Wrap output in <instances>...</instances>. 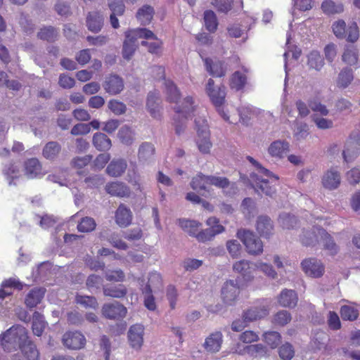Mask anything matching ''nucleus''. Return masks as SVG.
<instances>
[{
    "mask_svg": "<svg viewBox=\"0 0 360 360\" xmlns=\"http://www.w3.org/2000/svg\"><path fill=\"white\" fill-rule=\"evenodd\" d=\"M206 92L223 119L229 123H233V122L231 120L230 117L226 114L224 108L226 95V87L221 85L215 88L214 81L212 79H209L206 86Z\"/></svg>",
    "mask_w": 360,
    "mask_h": 360,
    "instance_id": "obj_1",
    "label": "nucleus"
},
{
    "mask_svg": "<svg viewBox=\"0 0 360 360\" xmlns=\"http://www.w3.org/2000/svg\"><path fill=\"white\" fill-rule=\"evenodd\" d=\"M174 110L176 112L174 118L175 131L177 135H180L185 129L186 120L192 116L195 110L193 98L191 96L185 98L181 105L176 106Z\"/></svg>",
    "mask_w": 360,
    "mask_h": 360,
    "instance_id": "obj_2",
    "label": "nucleus"
},
{
    "mask_svg": "<svg viewBox=\"0 0 360 360\" xmlns=\"http://www.w3.org/2000/svg\"><path fill=\"white\" fill-rule=\"evenodd\" d=\"M195 129L198 138L196 144L198 150L203 154H208L212 146L210 141V131L209 126L205 119L199 118L195 120Z\"/></svg>",
    "mask_w": 360,
    "mask_h": 360,
    "instance_id": "obj_3",
    "label": "nucleus"
},
{
    "mask_svg": "<svg viewBox=\"0 0 360 360\" xmlns=\"http://www.w3.org/2000/svg\"><path fill=\"white\" fill-rule=\"evenodd\" d=\"M236 236L243 243L249 255H258L263 252L262 241L252 231L246 229H239Z\"/></svg>",
    "mask_w": 360,
    "mask_h": 360,
    "instance_id": "obj_4",
    "label": "nucleus"
},
{
    "mask_svg": "<svg viewBox=\"0 0 360 360\" xmlns=\"http://www.w3.org/2000/svg\"><path fill=\"white\" fill-rule=\"evenodd\" d=\"M332 29L334 34L338 39H346L349 42H355L359 37V28L356 22H352L348 28L343 20H338L333 22Z\"/></svg>",
    "mask_w": 360,
    "mask_h": 360,
    "instance_id": "obj_5",
    "label": "nucleus"
},
{
    "mask_svg": "<svg viewBox=\"0 0 360 360\" xmlns=\"http://www.w3.org/2000/svg\"><path fill=\"white\" fill-rule=\"evenodd\" d=\"M102 315L107 319L120 320L127 314V309L122 304L115 302L104 304L101 309Z\"/></svg>",
    "mask_w": 360,
    "mask_h": 360,
    "instance_id": "obj_6",
    "label": "nucleus"
},
{
    "mask_svg": "<svg viewBox=\"0 0 360 360\" xmlns=\"http://www.w3.org/2000/svg\"><path fill=\"white\" fill-rule=\"evenodd\" d=\"M269 313L267 305L262 302H257L248 308L243 314V318L248 322L255 321L266 317Z\"/></svg>",
    "mask_w": 360,
    "mask_h": 360,
    "instance_id": "obj_7",
    "label": "nucleus"
},
{
    "mask_svg": "<svg viewBox=\"0 0 360 360\" xmlns=\"http://www.w3.org/2000/svg\"><path fill=\"white\" fill-rule=\"evenodd\" d=\"M240 294V288L233 280H229L224 283L221 288V298L224 302L232 305L238 299Z\"/></svg>",
    "mask_w": 360,
    "mask_h": 360,
    "instance_id": "obj_8",
    "label": "nucleus"
},
{
    "mask_svg": "<svg viewBox=\"0 0 360 360\" xmlns=\"http://www.w3.org/2000/svg\"><path fill=\"white\" fill-rule=\"evenodd\" d=\"M301 266L304 272L313 278H320L324 274L325 268L323 264L316 258L304 259L301 263Z\"/></svg>",
    "mask_w": 360,
    "mask_h": 360,
    "instance_id": "obj_9",
    "label": "nucleus"
},
{
    "mask_svg": "<svg viewBox=\"0 0 360 360\" xmlns=\"http://www.w3.org/2000/svg\"><path fill=\"white\" fill-rule=\"evenodd\" d=\"M256 267L257 264L252 263L245 259L238 261L233 265V271L240 274L246 281H250L253 279L254 274L256 272Z\"/></svg>",
    "mask_w": 360,
    "mask_h": 360,
    "instance_id": "obj_10",
    "label": "nucleus"
},
{
    "mask_svg": "<svg viewBox=\"0 0 360 360\" xmlns=\"http://www.w3.org/2000/svg\"><path fill=\"white\" fill-rule=\"evenodd\" d=\"M248 342L243 341L238 344L236 352L240 354H248L254 356H262L266 352V347L262 344L247 345Z\"/></svg>",
    "mask_w": 360,
    "mask_h": 360,
    "instance_id": "obj_11",
    "label": "nucleus"
},
{
    "mask_svg": "<svg viewBox=\"0 0 360 360\" xmlns=\"http://www.w3.org/2000/svg\"><path fill=\"white\" fill-rule=\"evenodd\" d=\"M108 7L112 11L110 16V21L112 27L115 29L119 27V20L116 15H122L125 11V6L122 0H108Z\"/></svg>",
    "mask_w": 360,
    "mask_h": 360,
    "instance_id": "obj_12",
    "label": "nucleus"
},
{
    "mask_svg": "<svg viewBox=\"0 0 360 360\" xmlns=\"http://www.w3.org/2000/svg\"><path fill=\"white\" fill-rule=\"evenodd\" d=\"M103 88L107 93L111 95L117 94L124 89L123 79L116 75H110L105 79Z\"/></svg>",
    "mask_w": 360,
    "mask_h": 360,
    "instance_id": "obj_13",
    "label": "nucleus"
},
{
    "mask_svg": "<svg viewBox=\"0 0 360 360\" xmlns=\"http://www.w3.org/2000/svg\"><path fill=\"white\" fill-rule=\"evenodd\" d=\"M25 174L30 179L37 178L43 174L42 165L37 158L26 160L23 164Z\"/></svg>",
    "mask_w": 360,
    "mask_h": 360,
    "instance_id": "obj_14",
    "label": "nucleus"
},
{
    "mask_svg": "<svg viewBox=\"0 0 360 360\" xmlns=\"http://www.w3.org/2000/svg\"><path fill=\"white\" fill-rule=\"evenodd\" d=\"M19 349L28 360H37L39 351L31 339H18Z\"/></svg>",
    "mask_w": 360,
    "mask_h": 360,
    "instance_id": "obj_15",
    "label": "nucleus"
},
{
    "mask_svg": "<svg viewBox=\"0 0 360 360\" xmlns=\"http://www.w3.org/2000/svg\"><path fill=\"white\" fill-rule=\"evenodd\" d=\"M254 181L253 187L258 193H264L266 195L272 196L276 193L274 185H270L269 179H264L257 175L252 177Z\"/></svg>",
    "mask_w": 360,
    "mask_h": 360,
    "instance_id": "obj_16",
    "label": "nucleus"
},
{
    "mask_svg": "<svg viewBox=\"0 0 360 360\" xmlns=\"http://www.w3.org/2000/svg\"><path fill=\"white\" fill-rule=\"evenodd\" d=\"M242 69L243 72L236 71L230 77L229 86L231 89L240 91L245 86L248 81L246 74L248 72V70L244 66L242 67Z\"/></svg>",
    "mask_w": 360,
    "mask_h": 360,
    "instance_id": "obj_17",
    "label": "nucleus"
},
{
    "mask_svg": "<svg viewBox=\"0 0 360 360\" xmlns=\"http://www.w3.org/2000/svg\"><path fill=\"white\" fill-rule=\"evenodd\" d=\"M322 184L329 190L337 188L340 184V174L335 168L328 169L322 177Z\"/></svg>",
    "mask_w": 360,
    "mask_h": 360,
    "instance_id": "obj_18",
    "label": "nucleus"
},
{
    "mask_svg": "<svg viewBox=\"0 0 360 360\" xmlns=\"http://www.w3.org/2000/svg\"><path fill=\"white\" fill-rule=\"evenodd\" d=\"M256 230L261 236L266 238H269L274 232L272 221L267 216H259L257 220Z\"/></svg>",
    "mask_w": 360,
    "mask_h": 360,
    "instance_id": "obj_19",
    "label": "nucleus"
},
{
    "mask_svg": "<svg viewBox=\"0 0 360 360\" xmlns=\"http://www.w3.org/2000/svg\"><path fill=\"white\" fill-rule=\"evenodd\" d=\"M115 221L120 227H127L132 220V213L129 208L120 204L115 212Z\"/></svg>",
    "mask_w": 360,
    "mask_h": 360,
    "instance_id": "obj_20",
    "label": "nucleus"
},
{
    "mask_svg": "<svg viewBox=\"0 0 360 360\" xmlns=\"http://www.w3.org/2000/svg\"><path fill=\"white\" fill-rule=\"evenodd\" d=\"M298 297L293 290L284 289L278 297V302L281 307L292 308L297 305Z\"/></svg>",
    "mask_w": 360,
    "mask_h": 360,
    "instance_id": "obj_21",
    "label": "nucleus"
},
{
    "mask_svg": "<svg viewBox=\"0 0 360 360\" xmlns=\"http://www.w3.org/2000/svg\"><path fill=\"white\" fill-rule=\"evenodd\" d=\"M206 70L213 77H222L226 73V68L222 61H217L213 63L212 60L210 58L204 59Z\"/></svg>",
    "mask_w": 360,
    "mask_h": 360,
    "instance_id": "obj_22",
    "label": "nucleus"
},
{
    "mask_svg": "<svg viewBox=\"0 0 360 360\" xmlns=\"http://www.w3.org/2000/svg\"><path fill=\"white\" fill-rule=\"evenodd\" d=\"M103 25V15L98 11H92L88 13L86 17V26L92 32L97 33L101 31Z\"/></svg>",
    "mask_w": 360,
    "mask_h": 360,
    "instance_id": "obj_23",
    "label": "nucleus"
},
{
    "mask_svg": "<svg viewBox=\"0 0 360 360\" xmlns=\"http://www.w3.org/2000/svg\"><path fill=\"white\" fill-rule=\"evenodd\" d=\"M105 190L110 195L120 198L127 197L130 194L129 187L122 182L109 183L105 186Z\"/></svg>",
    "mask_w": 360,
    "mask_h": 360,
    "instance_id": "obj_24",
    "label": "nucleus"
},
{
    "mask_svg": "<svg viewBox=\"0 0 360 360\" xmlns=\"http://www.w3.org/2000/svg\"><path fill=\"white\" fill-rule=\"evenodd\" d=\"M190 185L193 190L198 192L209 193L210 191L207 189V187L210 186L209 175H205L201 172L198 173L193 177Z\"/></svg>",
    "mask_w": 360,
    "mask_h": 360,
    "instance_id": "obj_25",
    "label": "nucleus"
},
{
    "mask_svg": "<svg viewBox=\"0 0 360 360\" xmlns=\"http://www.w3.org/2000/svg\"><path fill=\"white\" fill-rule=\"evenodd\" d=\"M136 39L131 33L127 30L125 32V40L123 43L122 56L123 58L129 60L134 55V53L137 47L136 45Z\"/></svg>",
    "mask_w": 360,
    "mask_h": 360,
    "instance_id": "obj_26",
    "label": "nucleus"
},
{
    "mask_svg": "<svg viewBox=\"0 0 360 360\" xmlns=\"http://www.w3.org/2000/svg\"><path fill=\"white\" fill-rule=\"evenodd\" d=\"M318 232L323 240L324 249L328 250L330 255H335L338 252L339 248L333 237L322 228L319 229Z\"/></svg>",
    "mask_w": 360,
    "mask_h": 360,
    "instance_id": "obj_27",
    "label": "nucleus"
},
{
    "mask_svg": "<svg viewBox=\"0 0 360 360\" xmlns=\"http://www.w3.org/2000/svg\"><path fill=\"white\" fill-rule=\"evenodd\" d=\"M225 230L223 226H217L199 231L195 236L198 242L205 243L212 240L217 234L221 233Z\"/></svg>",
    "mask_w": 360,
    "mask_h": 360,
    "instance_id": "obj_28",
    "label": "nucleus"
},
{
    "mask_svg": "<svg viewBox=\"0 0 360 360\" xmlns=\"http://www.w3.org/2000/svg\"><path fill=\"white\" fill-rule=\"evenodd\" d=\"M154 14L155 11L151 6L143 5L137 11L136 18L141 25H147L151 22Z\"/></svg>",
    "mask_w": 360,
    "mask_h": 360,
    "instance_id": "obj_29",
    "label": "nucleus"
},
{
    "mask_svg": "<svg viewBox=\"0 0 360 360\" xmlns=\"http://www.w3.org/2000/svg\"><path fill=\"white\" fill-rule=\"evenodd\" d=\"M44 296V290L41 288H33L27 295L25 303L27 307L32 309L39 304Z\"/></svg>",
    "mask_w": 360,
    "mask_h": 360,
    "instance_id": "obj_30",
    "label": "nucleus"
},
{
    "mask_svg": "<svg viewBox=\"0 0 360 360\" xmlns=\"http://www.w3.org/2000/svg\"><path fill=\"white\" fill-rule=\"evenodd\" d=\"M61 152V146L57 141L48 142L42 150V155L44 158L53 160Z\"/></svg>",
    "mask_w": 360,
    "mask_h": 360,
    "instance_id": "obj_31",
    "label": "nucleus"
},
{
    "mask_svg": "<svg viewBox=\"0 0 360 360\" xmlns=\"http://www.w3.org/2000/svg\"><path fill=\"white\" fill-rule=\"evenodd\" d=\"M321 10L324 14L330 16L342 13L344 11V6L333 0H324L321 4Z\"/></svg>",
    "mask_w": 360,
    "mask_h": 360,
    "instance_id": "obj_32",
    "label": "nucleus"
},
{
    "mask_svg": "<svg viewBox=\"0 0 360 360\" xmlns=\"http://www.w3.org/2000/svg\"><path fill=\"white\" fill-rule=\"evenodd\" d=\"M103 291L105 296L114 298H122L127 294V288L123 284L103 286Z\"/></svg>",
    "mask_w": 360,
    "mask_h": 360,
    "instance_id": "obj_33",
    "label": "nucleus"
},
{
    "mask_svg": "<svg viewBox=\"0 0 360 360\" xmlns=\"http://www.w3.org/2000/svg\"><path fill=\"white\" fill-rule=\"evenodd\" d=\"M93 144L100 151L108 150L112 146L110 138L106 134L101 132H97L94 135Z\"/></svg>",
    "mask_w": 360,
    "mask_h": 360,
    "instance_id": "obj_34",
    "label": "nucleus"
},
{
    "mask_svg": "<svg viewBox=\"0 0 360 360\" xmlns=\"http://www.w3.org/2000/svg\"><path fill=\"white\" fill-rule=\"evenodd\" d=\"M127 166L124 160H114L107 167L106 172L111 176H120L125 172Z\"/></svg>",
    "mask_w": 360,
    "mask_h": 360,
    "instance_id": "obj_35",
    "label": "nucleus"
},
{
    "mask_svg": "<svg viewBox=\"0 0 360 360\" xmlns=\"http://www.w3.org/2000/svg\"><path fill=\"white\" fill-rule=\"evenodd\" d=\"M268 150L271 156L282 158L289 151V144L286 141H276L270 145Z\"/></svg>",
    "mask_w": 360,
    "mask_h": 360,
    "instance_id": "obj_36",
    "label": "nucleus"
},
{
    "mask_svg": "<svg viewBox=\"0 0 360 360\" xmlns=\"http://www.w3.org/2000/svg\"><path fill=\"white\" fill-rule=\"evenodd\" d=\"M354 75L353 71L349 68H342L337 78V86L341 89L347 88L353 81Z\"/></svg>",
    "mask_w": 360,
    "mask_h": 360,
    "instance_id": "obj_37",
    "label": "nucleus"
},
{
    "mask_svg": "<svg viewBox=\"0 0 360 360\" xmlns=\"http://www.w3.org/2000/svg\"><path fill=\"white\" fill-rule=\"evenodd\" d=\"M205 29L211 33H214L219 25L215 13L212 10H206L203 14Z\"/></svg>",
    "mask_w": 360,
    "mask_h": 360,
    "instance_id": "obj_38",
    "label": "nucleus"
},
{
    "mask_svg": "<svg viewBox=\"0 0 360 360\" xmlns=\"http://www.w3.org/2000/svg\"><path fill=\"white\" fill-rule=\"evenodd\" d=\"M0 338H28V331L23 326L15 324L0 334Z\"/></svg>",
    "mask_w": 360,
    "mask_h": 360,
    "instance_id": "obj_39",
    "label": "nucleus"
},
{
    "mask_svg": "<svg viewBox=\"0 0 360 360\" xmlns=\"http://www.w3.org/2000/svg\"><path fill=\"white\" fill-rule=\"evenodd\" d=\"M307 63L309 68L320 71L324 65V60L318 51L313 50L307 55Z\"/></svg>",
    "mask_w": 360,
    "mask_h": 360,
    "instance_id": "obj_40",
    "label": "nucleus"
},
{
    "mask_svg": "<svg viewBox=\"0 0 360 360\" xmlns=\"http://www.w3.org/2000/svg\"><path fill=\"white\" fill-rule=\"evenodd\" d=\"M46 326V323L44 321L43 315L38 311H35L33 314L32 324L33 334L37 337L41 336Z\"/></svg>",
    "mask_w": 360,
    "mask_h": 360,
    "instance_id": "obj_41",
    "label": "nucleus"
},
{
    "mask_svg": "<svg viewBox=\"0 0 360 360\" xmlns=\"http://www.w3.org/2000/svg\"><path fill=\"white\" fill-rule=\"evenodd\" d=\"M159 93L157 91L150 92L148 95L146 105L153 117L159 115Z\"/></svg>",
    "mask_w": 360,
    "mask_h": 360,
    "instance_id": "obj_42",
    "label": "nucleus"
},
{
    "mask_svg": "<svg viewBox=\"0 0 360 360\" xmlns=\"http://www.w3.org/2000/svg\"><path fill=\"white\" fill-rule=\"evenodd\" d=\"M179 226L190 236L195 238L201 226V224L194 220L179 219Z\"/></svg>",
    "mask_w": 360,
    "mask_h": 360,
    "instance_id": "obj_43",
    "label": "nucleus"
},
{
    "mask_svg": "<svg viewBox=\"0 0 360 360\" xmlns=\"http://www.w3.org/2000/svg\"><path fill=\"white\" fill-rule=\"evenodd\" d=\"M340 316L344 321H356L359 315V310L352 305H342L340 309Z\"/></svg>",
    "mask_w": 360,
    "mask_h": 360,
    "instance_id": "obj_44",
    "label": "nucleus"
},
{
    "mask_svg": "<svg viewBox=\"0 0 360 360\" xmlns=\"http://www.w3.org/2000/svg\"><path fill=\"white\" fill-rule=\"evenodd\" d=\"M167 99L170 103H177L180 99L181 94L172 81L165 80Z\"/></svg>",
    "mask_w": 360,
    "mask_h": 360,
    "instance_id": "obj_45",
    "label": "nucleus"
},
{
    "mask_svg": "<svg viewBox=\"0 0 360 360\" xmlns=\"http://www.w3.org/2000/svg\"><path fill=\"white\" fill-rule=\"evenodd\" d=\"M155 152V147L151 143H143L139 149L138 158L139 160L146 161L152 158Z\"/></svg>",
    "mask_w": 360,
    "mask_h": 360,
    "instance_id": "obj_46",
    "label": "nucleus"
},
{
    "mask_svg": "<svg viewBox=\"0 0 360 360\" xmlns=\"http://www.w3.org/2000/svg\"><path fill=\"white\" fill-rule=\"evenodd\" d=\"M342 59L344 63L349 65H356L358 62V51L353 46H347L342 56Z\"/></svg>",
    "mask_w": 360,
    "mask_h": 360,
    "instance_id": "obj_47",
    "label": "nucleus"
},
{
    "mask_svg": "<svg viewBox=\"0 0 360 360\" xmlns=\"http://www.w3.org/2000/svg\"><path fill=\"white\" fill-rule=\"evenodd\" d=\"M96 223L95 220L90 217H84L79 221L77 229L81 233H89L96 229Z\"/></svg>",
    "mask_w": 360,
    "mask_h": 360,
    "instance_id": "obj_48",
    "label": "nucleus"
},
{
    "mask_svg": "<svg viewBox=\"0 0 360 360\" xmlns=\"http://www.w3.org/2000/svg\"><path fill=\"white\" fill-rule=\"evenodd\" d=\"M211 5L218 13L227 14L233 7V0H212Z\"/></svg>",
    "mask_w": 360,
    "mask_h": 360,
    "instance_id": "obj_49",
    "label": "nucleus"
},
{
    "mask_svg": "<svg viewBox=\"0 0 360 360\" xmlns=\"http://www.w3.org/2000/svg\"><path fill=\"white\" fill-rule=\"evenodd\" d=\"M58 33L56 30L51 26L41 28L37 34L38 38L49 42L54 41L56 39Z\"/></svg>",
    "mask_w": 360,
    "mask_h": 360,
    "instance_id": "obj_50",
    "label": "nucleus"
},
{
    "mask_svg": "<svg viewBox=\"0 0 360 360\" xmlns=\"http://www.w3.org/2000/svg\"><path fill=\"white\" fill-rule=\"evenodd\" d=\"M162 285V279L160 274L157 272H152L149 274L148 281L143 290H148L153 288H160Z\"/></svg>",
    "mask_w": 360,
    "mask_h": 360,
    "instance_id": "obj_51",
    "label": "nucleus"
},
{
    "mask_svg": "<svg viewBox=\"0 0 360 360\" xmlns=\"http://www.w3.org/2000/svg\"><path fill=\"white\" fill-rule=\"evenodd\" d=\"M3 174L8 178L13 180L19 176L20 166L14 162H11L5 165Z\"/></svg>",
    "mask_w": 360,
    "mask_h": 360,
    "instance_id": "obj_52",
    "label": "nucleus"
},
{
    "mask_svg": "<svg viewBox=\"0 0 360 360\" xmlns=\"http://www.w3.org/2000/svg\"><path fill=\"white\" fill-rule=\"evenodd\" d=\"M247 159L255 167V168L258 170L259 173L266 176L268 179L271 180L274 179L275 181H277L278 180V176L274 174L269 169L263 167L262 165L259 164L257 161H256L253 158H252L251 156H248Z\"/></svg>",
    "mask_w": 360,
    "mask_h": 360,
    "instance_id": "obj_53",
    "label": "nucleus"
},
{
    "mask_svg": "<svg viewBox=\"0 0 360 360\" xmlns=\"http://www.w3.org/2000/svg\"><path fill=\"white\" fill-rule=\"evenodd\" d=\"M291 319V314L288 311L285 310H281L274 316L273 323L275 325L283 326L288 324Z\"/></svg>",
    "mask_w": 360,
    "mask_h": 360,
    "instance_id": "obj_54",
    "label": "nucleus"
},
{
    "mask_svg": "<svg viewBox=\"0 0 360 360\" xmlns=\"http://www.w3.org/2000/svg\"><path fill=\"white\" fill-rule=\"evenodd\" d=\"M129 31L131 33V34L135 37L136 40L138 39H157V37L154 34V33L146 28H137L133 30H129Z\"/></svg>",
    "mask_w": 360,
    "mask_h": 360,
    "instance_id": "obj_55",
    "label": "nucleus"
},
{
    "mask_svg": "<svg viewBox=\"0 0 360 360\" xmlns=\"http://www.w3.org/2000/svg\"><path fill=\"white\" fill-rule=\"evenodd\" d=\"M226 248L231 257L238 258L242 252V247L236 240H230L226 242Z\"/></svg>",
    "mask_w": 360,
    "mask_h": 360,
    "instance_id": "obj_56",
    "label": "nucleus"
},
{
    "mask_svg": "<svg viewBox=\"0 0 360 360\" xmlns=\"http://www.w3.org/2000/svg\"><path fill=\"white\" fill-rule=\"evenodd\" d=\"M279 221L283 229H293L297 224V219L290 214H282L279 216Z\"/></svg>",
    "mask_w": 360,
    "mask_h": 360,
    "instance_id": "obj_57",
    "label": "nucleus"
},
{
    "mask_svg": "<svg viewBox=\"0 0 360 360\" xmlns=\"http://www.w3.org/2000/svg\"><path fill=\"white\" fill-rule=\"evenodd\" d=\"M76 302L85 307L96 309L98 307V302L93 296L79 295L76 296Z\"/></svg>",
    "mask_w": 360,
    "mask_h": 360,
    "instance_id": "obj_58",
    "label": "nucleus"
},
{
    "mask_svg": "<svg viewBox=\"0 0 360 360\" xmlns=\"http://www.w3.org/2000/svg\"><path fill=\"white\" fill-rule=\"evenodd\" d=\"M109 109L117 115H120L125 113L127 110L126 105L117 100L112 99L108 102Z\"/></svg>",
    "mask_w": 360,
    "mask_h": 360,
    "instance_id": "obj_59",
    "label": "nucleus"
},
{
    "mask_svg": "<svg viewBox=\"0 0 360 360\" xmlns=\"http://www.w3.org/2000/svg\"><path fill=\"white\" fill-rule=\"evenodd\" d=\"M65 347L70 349H80L86 345V339H61Z\"/></svg>",
    "mask_w": 360,
    "mask_h": 360,
    "instance_id": "obj_60",
    "label": "nucleus"
},
{
    "mask_svg": "<svg viewBox=\"0 0 360 360\" xmlns=\"http://www.w3.org/2000/svg\"><path fill=\"white\" fill-rule=\"evenodd\" d=\"M278 354L283 360H291L295 355V351L290 344L285 343L279 347Z\"/></svg>",
    "mask_w": 360,
    "mask_h": 360,
    "instance_id": "obj_61",
    "label": "nucleus"
},
{
    "mask_svg": "<svg viewBox=\"0 0 360 360\" xmlns=\"http://www.w3.org/2000/svg\"><path fill=\"white\" fill-rule=\"evenodd\" d=\"M210 186H214L219 188H228L230 181L224 176H217L213 175H209Z\"/></svg>",
    "mask_w": 360,
    "mask_h": 360,
    "instance_id": "obj_62",
    "label": "nucleus"
},
{
    "mask_svg": "<svg viewBox=\"0 0 360 360\" xmlns=\"http://www.w3.org/2000/svg\"><path fill=\"white\" fill-rule=\"evenodd\" d=\"M118 136L123 143L129 145L133 141V131L130 127L124 126L120 129Z\"/></svg>",
    "mask_w": 360,
    "mask_h": 360,
    "instance_id": "obj_63",
    "label": "nucleus"
},
{
    "mask_svg": "<svg viewBox=\"0 0 360 360\" xmlns=\"http://www.w3.org/2000/svg\"><path fill=\"white\" fill-rule=\"evenodd\" d=\"M328 325L333 330H338L341 328V322L338 314L333 311H330L328 314Z\"/></svg>",
    "mask_w": 360,
    "mask_h": 360,
    "instance_id": "obj_64",
    "label": "nucleus"
}]
</instances>
